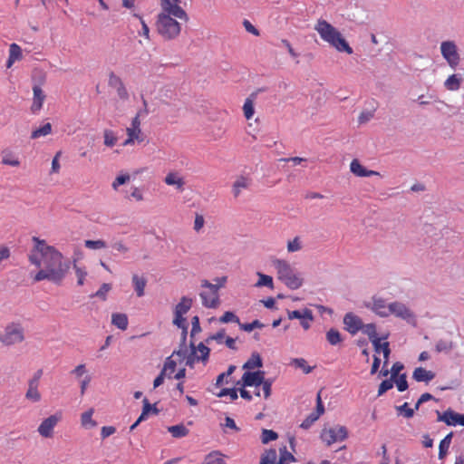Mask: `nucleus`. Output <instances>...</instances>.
<instances>
[{
  "label": "nucleus",
  "mask_w": 464,
  "mask_h": 464,
  "mask_svg": "<svg viewBox=\"0 0 464 464\" xmlns=\"http://www.w3.org/2000/svg\"><path fill=\"white\" fill-rule=\"evenodd\" d=\"M326 340L331 345H337L343 341L341 334L334 328H331L326 333Z\"/></svg>",
  "instance_id": "obj_37"
},
{
  "label": "nucleus",
  "mask_w": 464,
  "mask_h": 464,
  "mask_svg": "<svg viewBox=\"0 0 464 464\" xmlns=\"http://www.w3.org/2000/svg\"><path fill=\"white\" fill-rule=\"evenodd\" d=\"M32 240L34 242V250L41 255L44 266L36 273L34 281L48 280L61 284L70 269V260L64 259L63 254L54 246L47 245L45 240L37 237H33Z\"/></svg>",
  "instance_id": "obj_1"
},
{
  "label": "nucleus",
  "mask_w": 464,
  "mask_h": 464,
  "mask_svg": "<svg viewBox=\"0 0 464 464\" xmlns=\"http://www.w3.org/2000/svg\"><path fill=\"white\" fill-rule=\"evenodd\" d=\"M24 340V330L21 324L12 322L0 334V342L6 346L20 343Z\"/></svg>",
  "instance_id": "obj_5"
},
{
  "label": "nucleus",
  "mask_w": 464,
  "mask_h": 464,
  "mask_svg": "<svg viewBox=\"0 0 464 464\" xmlns=\"http://www.w3.org/2000/svg\"><path fill=\"white\" fill-rule=\"evenodd\" d=\"M146 285L147 279L144 276H140L136 274L132 276V285L138 297H141L144 295Z\"/></svg>",
  "instance_id": "obj_21"
},
{
  "label": "nucleus",
  "mask_w": 464,
  "mask_h": 464,
  "mask_svg": "<svg viewBox=\"0 0 464 464\" xmlns=\"http://www.w3.org/2000/svg\"><path fill=\"white\" fill-rule=\"evenodd\" d=\"M390 304L382 298H373L372 310L381 317H387L390 315Z\"/></svg>",
  "instance_id": "obj_18"
},
{
  "label": "nucleus",
  "mask_w": 464,
  "mask_h": 464,
  "mask_svg": "<svg viewBox=\"0 0 464 464\" xmlns=\"http://www.w3.org/2000/svg\"><path fill=\"white\" fill-rule=\"evenodd\" d=\"M108 84L110 87L115 89L119 98L122 101H127L129 99V92L121 81V79L116 75L113 72L109 74Z\"/></svg>",
  "instance_id": "obj_12"
},
{
  "label": "nucleus",
  "mask_w": 464,
  "mask_h": 464,
  "mask_svg": "<svg viewBox=\"0 0 464 464\" xmlns=\"http://www.w3.org/2000/svg\"><path fill=\"white\" fill-rule=\"evenodd\" d=\"M452 437H453V432H450L440 442V446H439V459H443L446 457V455L448 453V450L451 443Z\"/></svg>",
  "instance_id": "obj_25"
},
{
  "label": "nucleus",
  "mask_w": 464,
  "mask_h": 464,
  "mask_svg": "<svg viewBox=\"0 0 464 464\" xmlns=\"http://www.w3.org/2000/svg\"><path fill=\"white\" fill-rule=\"evenodd\" d=\"M73 268L75 270V274L77 276V285H82L84 284L85 277L87 276V271L84 267L77 266V265L74 263Z\"/></svg>",
  "instance_id": "obj_52"
},
{
  "label": "nucleus",
  "mask_w": 464,
  "mask_h": 464,
  "mask_svg": "<svg viewBox=\"0 0 464 464\" xmlns=\"http://www.w3.org/2000/svg\"><path fill=\"white\" fill-rule=\"evenodd\" d=\"M265 326L263 323H261L259 320L256 319L252 323L249 324H239V328L245 332H251L255 328L261 329Z\"/></svg>",
  "instance_id": "obj_45"
},
{
  "label": "nucleus",
  "mask_w": 464,
  "mask_h": 464,
  "mask_svg": "<svg viewBox=\"0 0 464 464\" xmlns=\"http://www.w3.org/2000/svg\"><path fill=\"white\" fill-rule=\"evenodd\" d=\"M390 314L406 321L408 324L415 326L417 324L414 313L401 302L390 303Z\"/></svg>",
  "instance_id": "obj_9"
},
{
  "label": "nucleus",
  "mask_w": 464,
  "mask_h": 464,
  "mask_svg": "<svg viewBox=\"0 0 464 464\" xmlns=\"http://www.w3.org/2000/svg\"><path fill=\"white\" fill-rule=\"evenodd\" d=\"M265 379V372L256 371V372H246L243 374V385L244 386H255L258 387L263 382Z\"/></svg>",
  "instance_id": "obj_15"
},
{
  "label": "nucleus",
  "mask_w": 464,
  "mask_h": 464,
  "mask_svg": "<svg viewBox=\"0 0 464 464\" xmlns=\"http://www.w3.org/2000/svg\"><path fill=\"white\" fill-rule=\"evenodd\" d=\"M288 318L290 320H292V319L314 320V315H313V312L310 309L305 308L303 311L294 310V311L288 312Z\"/></svg>",
  "instance_id": "obj_27"
},
{
  "label": "nucleus",
  "mask_w": 464,
  "mask_h": 464,
  "mask_svg": "<svg viewBox=\"0 0 464 464\" xmlns=\"http://www.w3.org/2000/svg\"><path fill=\"white\" fill-rule=\"evenodd\" d=\"M203 464H227L219 451H212L205 458Z\"/></svg>",
  "instance_id": "obj_32"
},
{
  "label": "nucleus",
  "mask_w": 464,
  "mask_h": 464,
  "mask_svg": "<svg viewBox=\"0 0 464 464\" xmlns=\"http://www.w3.org/2000/svg\"><path fill=\"white\" fill-rule=\"evenodd\" d=\"M219 321L223 324H227L230 322H234L238 324H240L238 316H237L233 312L230 311L225 312L224 314L219 318Z\"/></svg>",
  "instance_id": "obj_53"
},
{
  "label": "nucleus",
  "mask_w": 464,
  "mask_h": 464,
  "mask_svg": "<svg viewBox=\"0 0 464 464\" xmlns=\"http://www.w3.org/2000/svg\"><path fill=\"white\" fill-rule=\"evenodd\" d=\"M452 342L442 339L439 340L435 346V350L437 353H449L452 350Z\"/></svg>",
  "instance_id": "obj_40"
},
{
  "label": "nucleus",
  "mask_w": 464,
  "mask_h": 464,
  "mask_svg": "<svg viewBox=\"0 0 464 464\" xmlns=\"http://www.w3.org/2000/svg\"><path fill=\"white\" fill-rule=\"evenodd\" d=\"M393 387V380L392 378L384 380L381 382L378 389V396L383 395L386 392Z\"/></svg>",
  "instance_id": "obj_56"
},
{
  "label": "nucleus",
  "mask_w": 464,
  "mask_h": 464,
  "mask_svg": "<svg viewBox=\"0 0 464 464\" xmlns=\"http://www.w3.org/2000/svg\"><path fill=\"white\" fill-rule=\"evenodd\" d=\"M111 289V285L110 284H107V283H103L100 289L93 295H92V296H95V297H99L102 300H105L106 299V295L107 293Z\"/></svg>",
  "instance_id": "obj_58"
},
{
  "label": "nucleus",
  "mask_w": 464,
  "mask_h": 464,
  "mask_svg": "<svg viewBox=\"0 0 464 464\" xmlns=\"http://www.w3.org/2000/svg\"><path fill=\"white\" fill-rule=\"evenodd\" d=\"M412 378L418 382L429 383L435 378V372L428 371L423 367H417L412 373Z\"/></svg>",
  "instance_id": "obj_20"
},
{
  "label": "nucleus",
  "mask_w": 464,
  "mask_h": 464,
  "mask_svg": "<svg viewBox=\"0 0 464 464\" xmlns=\"http://www.w3.org/2000/svg\"><path fill=\"white\" fill-rule=\"evenodd\" d=\"M217 280L219 282L218 285L211 284L208 280H203L201 283V286L208 288L211 294V299H208L207 292H201L199 294L202 299V304L207 308H217L219 304L218 290L226 282V277L218 278Z\"/></svg>",
  "instance_id": "obj_6"
},
{
  "label": "nucleus",
  "mask_w": 464,
  "mask_h": 464,
  "mask_svg": "<svg viewBox=\"0 0 464 464\" xmlns=\"http://www.w3.org/2000/svg\"><path fill=\"white\" fill-rule=\"evenodd\" d=\"M344 330L352 335L356 334L362 328V320L352 312L343 316Z\"/></svg>",
  "instance_id": "obj_11"
},
{
  "label": "nucleus",
  "mask_w": 464,
  "mask_h": 464,
  "mask_svg": "<svg viewBox=\"0 0 464 464\" xmlns=\"http://www.w3.org/2000/svg\"><path fill=\"white\" fill-rule=\"evenodd\" d=\"M321 439L327 446H331L337 441H343L348 437V430L345 426L335 425L329 429H323Z\"/></svg>",
  "instance_id": "obj_7"
},
{
  "label": "nucleus",
  "mask_w": 464,
  "mask_h": 464,
  "mask_svg": "<svg viewBox=\"0 0 464 464\" xmlns=\"http://www.w3.org/2000/svg\"><path fill=\"white\" fill-rule=\"evenodd\" d=\"M217 396L221 398L224 396H229L231 401H236L238 398L237 388H223Z\"/></svg>",
  "instance_id": "obj_47"
},
{
  "label": "nucleus",
  "mask_w": 464,
  "mask_h": 464,
  "mask_svg": "<svg viewBox=\"0 0 464 464\" xmlns=\"http://www.w3.org/2000/svg\"><path fill=\"white\" fill-rule=\"evenodd\" d=\"M314 30L319 34L322 40L328 43L338 52L353 53V48L343 38L342 34L330 23L324 19H319L314 26Z\"/></svg>",
  "instance_id": "obj_2"
},
{
  "label": "nucleus",
  "mask_w": 464,
  "mask_h": 464,
  "mask_svg": "<svg viewBox=\"0 0 464 464\" xmlns=\"http://www.w3.org/2000/svg\"><path fill=\"white\" fill-rule=\"evenodd\" d=\"M59 418L56 415H51L44 419L38 427V432L44 438H51L53 433V428L58 423Z\"/></svg>",
  "instance_id": "obj_14"
},
{
  "label": "nucleus",
  "mask_w": 464,
  "mask_h": 464,
  "mask_svg": "<svg viewBox=\"0 0 464 464\" xmlns=\"http://www.w3.org/2000/svg\"><path fill=\"white\" fill-rule=\"evenodd\" d=\"M176 366H177L176 362L173 361L171 359V357H168L164 363V367L161 371H164V373H167V371H169L168 377L170 378L171 377L170 374L175 371Z\"/></svg>",
  "instance_id": "obj_61"
},
{
  "label": "nucleus",
  "mask_w": 464,
  "mask_h": 464,
  "mask_svg": "<svg viewBox=\"0 0 464 464\" xmlns=\"http://www.w3.org/2000/svg\"><path fill=\"white\" fill-rule=\"evenodd\" d=\"M440 53L442 57L447 61L448 64L455 69L460 62V56L458 47L453 41H444L440 44Z\"/></svg>",
  "instance_id": "obj_8"
},
{
  "label": "nucleus",
  "mask_w": 464,
  "mask_h": 464,
  "mask_svg": "<svg viewBox=\"0 0 464 464\" xmlns=\"http://www.w3.org/2000/svg\"><path fill=\"white\" fill-rule=\"evenodd\" d=\"M263 362L261 356L258 353H253L251 357L248 359L246 362L243 365L244 369H254L262 367Z\"/></svg>",
  "instance_id": "obj_31"
},
{
  "label": "nucleus",
  "mask_w": 464,
  "mask_h": 464,
  "mask_svg": "<svg viewBox=\"0 0 464 464\" xmlns=\"http://www.w3.org/2000/svg\"><path fill=\"white\" fill-rule=\"evenodd\" d=\"M192 299L187 296L181 297L180 301L176 304L174 314L184 315L192 306Z\"/></svg>",
  "instance_id": "obj_23"
},
{
  "label": "nucleus",
  "mask_w": 464,
  "mask_h": 464,
  "mask_svg": "<svg viewBox=\"0 0 464 464\" xmlns=\"http://www.w3.org/2000/svg\"><path fill=\"white\" fill-rule=\"evenodd\" d=\"M395 410L399 416H403L406 419H411L414 416V410L410 408L408 402H404L402 405L396 406Z\"/></svg>",
  "instance_id": "obj_36"
},
{
  "label": "nucleus",
  "mask_w": 464,
  "mask_h": 464,
  "mask_svg": "<svg viewBox=\"0 0 464 464\" xmlns=\"http://www.w3.org/2000/svg\"><path fill=\"white\" fill-rule=\"evenodd\" d=\"M350 170L357 177L381 176L378 171L366 169L356 159L352 160L350 164Z\"/></svg>",
  "instance_id": "obj_17"
},
{
  "label": "nucleus",
  "mask_w": 464,
  "mask_h": 464,
  "mask_svg": "<svg viewBox=\"0 0 464 464\" xmlns=\"http://www.w3.org/2000/svg\"><path fill=\"white\" fill-rule=\"evenodd\" d=\"M33 92H34V98H33V103L31 106V111L34 114H37L43 107V103L46 98V95L44 94V91L42 90L40 84H34L33 86Z\"/></svg>",
  "instance_id": "obj_16"
},
{
  "label": "nucleus",
  "mask_w": 464,
  "mask_h": 464,
  "mask_svg": "<svg viewBox=\"0 0 464 464\" xmlns=\"http://www.w3.org/2000/svg\"><path fill=\"white\" fill-rule=\"evenodd\" d=\"M168 431L177 439L186 437L189 433V430L183 424L169 426Z\"/></svg>",
  "instance_id": "obj_26"
},
{
  "label": "nucleus",
  "mask_w": 464,
  "mask_h": 464,
  "mask_svg": "<svg viewBox=\"0 0 464 464\" xmlns=\"http://www.w3.org/2000/svg\"><path fill=\"white\" fill-rule=\"evenodd\" d=\"M104 144L108 147H113L117 142V137L111 130H105L103 132Z\"/></svg>",
  "instance_id": "obj_48"
},
{
  "label": "nucleus",
  "mask_w": 464,
  "mask_h": 464,
  "mask_svg": "<svg viewBox=\"0 0 464 464\" xmlns=\"http://www.w3.org/2000/svg\"><path fill=\"white\" fill-rule=\"evenodd\" d=\"M85 247L89 249H101L107 246V244L104 240H85L84 242Z\"/></svg>",
  "instance_id": "obj_51"
},
{
  "label": "nucleus",
  "mask_w": 464,
  "mask_h": 464,
  "mask_svg": "<svg viewBox=\"0 0 464 464\" xmlns=\"http://www.w3.org/2000/svg\"><path fill=\"white\" fill-rule=\"evenodd\" d=\"M261 385H262V390L264 392L265 399L269 398V396L271 395V390H272V380L264 379Z\"/></svg>",
  "instance_id": "obj_64"
},
{
  "label": "nucleus",
  "mask_w": 464,
  "mask_h": 464,
  "mask_svg": "<svg viewBox=\"0 0 464 464\" xmlns=\"http://www.w3.org/2000/svg\"><path fill=\"white\" fill-rule=\"evenodd\" d=\"M404 369V365L400 362H396L392 364V368H391V377L392 380L396 377H399L401 374H400V372L402 371Z\"/></svg>",
  "instance_id": "obj_62"
},
{
  "label": "nucleus",
  "mask_w": 464,
  "mask_h": 464,
  "mask_svg": "<svg viewBox=\"0 0 464 464\" xmlns=\"http://www.w3.org/2000/svg\"><path fill=\"white\" fill-rule=\"evenodd\" d=\"M111 324L121 330H126L128 327V317L125 314H113Z\"/></svg>",
  "instance_id": "obj_28"
},
{
  "label": "nucleus",
  "mask_w": 464,
  "mask_h": 464,
  "mask_svg": "<svg viewBox=\"0 0 464 464\" xmlns=\"http://www.w3.org/2000/svg\"><path fill=\"white\" fill-rule=\"evenodd\" d=\"M143 407L142 410L146 411V412L153 415H158L160 412V410L157 408V404H150L149 400L147 398H144L142 401Z\"/></svg>",
  "instance_id": "obj_54"
},
{
  "label": "nucleus",
  "mask_w": 464,
  "mask_h": 464,
  "mask_svg": "<svg viewBox=\"0 0 464 464\" xmlns=\"http://www.w3.org/2000/svg\"><path fill=\"white\" fill-rule=\"evenodd\" d=\"M2 163L13 167H17L20 165V161L18 160V159L14 158L10 151L4 152Z\"/></svg>",
  "instance_id": "obj_43"
},
{
  "label": "nucleus",
  "mask_w": 464,
  "mask_h": 464,
  "mask_svg": "<svg viewBox=\"0 0 464 464\" xmlns=\"http://www.w3.org/2000/svg\"><path fill=\"white\" fill-rule=\"evenodd\" d=\"M165 183L169 186H176L178 189L182 190L185 184L182 178L179 177L176 173H169L164 179Z\"/></svg>",
  "instance_id": "obj_29"
},
{
  "label": "nucleus",
  "mask_w": 464,
  "mask_h": 464,
  "mask_svg": "<svg viewBox=\"0 0 464 464\" xmlns=\"http://www.w3.org/2000/svg\"><path fill=\"white\" fill-rule=\"evenodd\" d=\"M319 418L311 412L300 424V428L308 430Z\"/></svg>",
  "instance_id": "obj_59"
},
{
  "label": "nucleus",
  "mask_w": 464,
  "mask_h": 464,
  "mask_svg": "<svg viewBox=\"0 0 464 464\" xmlns=\"http://www.w3.org/2000/svg\"><path fill=\"white\" fill-rule=\"evenodd\" d=\"M257 276H258L259 279L255 284L256 287L266 286L270 289L274 288V282H273L272 276L262 274L260 272L257 273Z\"/></svg>",
  "instance_id": "obj_34"
},
{
  "label": "nucleus",
  "mask_w": 464,
  "mask_h": 464,
  "mask_svg": "<svg viewBox=\"0 0 464 464\" xmlns=\"http://www.w3.org/2000/svg\"><path fill=\"white\" fill-rule=\"evenodd\" d=\"M290 364L295 368L302 369L305 374L310 373L314 368L313 366L307 365V362L304 358H294L292 359Z\"/></svg>",
  "instance_id": "obj_35"
},
{
  "label": "nucleus",
  "mask_w": 464,
  "mask_h": 464,
  "mask_svg": "<svg viewBox=\"0 0 464 464\" xmlns=\"http://www.w3.org/2000/svg\"><path fill=\"white\" fill-rule=\"evenodd\" d=\"M25 398L31 401L37 402L41 400V393L38 388H29L25 393Z\"/></svg>",
  "instance_id": "obj_55"
},
{
  "label": "nucleus",
  "mask_w": 464,
  "mask_h": 464,
  "mask_svg": "<svg viewBox=\"0 0 464 464\" xmlns=\"http://www.w3.org/2000/svg\"><path fill=\"white\" fill-rule=\"evenodd\" d=\"M436 413L438 416V421H443L449 426H464V414L457 413L451 409H448L443 413H440L439 411H436Z\"/></svg>",
  "instance_id": "obj_10"
},
{
  "label": "nucleus",
  "mask_w": 464,
  "mask_h": 464,
  "mask_svg": "<svg viewBox=\"0 0 464 464\" xmlns=\"http://www.w3.org/2000/svg\"><path fill=\"white\" fill-rule=\"evenodd\" d=\"M278 437L277 433L272 430L264 429L262 430L261 441L263 444H267L268 442L276 440Z\"/></svg>",
  "instance_id": "obj_42"
},
{
  "label": "nucleus",
  "mask_w": 464,
  "mask_h": 464,
  "mask_svg": "<svg viewBox=\"0 0 464 464\" xmlns=\"http://www.w3.org/2000/svg\"><path fill=\"white\" fill-rule=\"evenodd\" d=\"M187 335L188 329L184 328L181 330V338H180V349L178 352H175L179 356H184L187 353Z\"/></svg>",
  "instance_id": "obj_49"
},
{
  "label": "nucleus",
  "mask_w": 464,
  "mask_h": 464,
  "mask_svg": "<svg viewBox=\"0 0 464 464\" xmlns=\"http://www.w3.org/2000/svg\"><path fill=\"white\" fill-rule=\"evenodd\" d=\"M461 79L457 74H452L448 77L444 82V86L449 91H458L460 88Z\"/></svg>",
  "instance_id": "obj_33"
},
{
  "label": "nucleus",
  "mask_w": 464,
  "mask_h": 464,
  "mask_svg": "<svg viewBox=\"0 0 464 464\" xmlns=\"http://www.w3.org/2000/svg\"><path fill=\"white\" fill-rule=\"evenodd\" d=\"M235 370H236V366L235 365H229L227 370V372L220 373L217 377L215 385L217 387H219V386L223 385V383L225 382V379H227L228 376H230L235 372Z\"/></svg>",
  "instance_id": "obj_46"
},
{
  "label": "nucleus",
  "mask_w": 464,
  "mask_h": 464,
  "mask_svg": "<svg viewBox=\"0 0 464 464\" xmlns=\"http://www.w3.org/2000/svg\"><path fill=\"white\" fill-rule=\"evenodd\" d=\"M364 334H367L370 341L372 343L374 346V350L376 353H379V349L381 347V340H384L388 338V334L382 337H378L376 333V325L374 324H364L362 323V328L360 330Z\"/></svg>",
  "instance_id": "obj_13"
},
{
  "label": "nucleus",
  "mask_w": 464,
  "mask_h": 464,
  "mask_svg": "<svg viewBox=\"0 0 464 464\" xmlns=\"http://www.w3.org/2000/svg\"><path fill=\"white\" fill-rule=\"evenodd\" d=\"M190 348H191V353L193 355L196 354L197 348L195 347V344L193 342L190 343ZM198 350L200 352L201 355L198 356L197 359L201 360L202 362L208 361L209 357L210 349L207 347L203 343H200L198 345Z\"/></svg>",
  "instance_id": "obj_30"
},
{
  "label": "nucleus",
  "mask_w": 464,
  "mask_h": 464,
  "mask_svg": "<svg viewBox=\"0 0 464 464\" xmlns=\"http://www.w3.org/2000/svg\"><path fill=\"white\" fill-rule=\"evenodd\" d=\"M92 409H90L89 411L82 414L81 420L83 426H87L88 424H90L91 427H95L97 425L96 421L92 420Z\"/></svg>",
  "instance_id": "obj_44"
},
{
  "label": "nucleus",
  "mask_w": 464,
  "mask_h": 464,
  "mask_svg": "<svg viewBox=\"0 0 464 464\" xmlns=\"http://www.w3.org/2000/svg\"><path fill=\"white\" fill-rule=\"evenodd\" d=\"M162 10L163 12L160 14H168L169 17H176L180 20H184L185 22L188 21L187 13L179 5L163 7Z\"/></svg>",
  "instance_id": "obj_19"
},
{
  "label": "nucleus",
  "mask_w": 464,
  "mask_h": 464,
  "mask_svg": "<svg viewBox=\"0 0 464 464\" xmlns=\"http://www.w3.org/2000/svg\"><path fill=\"white\" fill-rule=\"evenodd\" d=\"M29 261L32 265H34L36 267L42 266V256L37 251L34 250V247L31 250V253L29 255Z\"/></svg>",
  "instance_id": "obj_57"
},
{
  "label": "nucleus",
  "mask_w": 464,
  "mask_h": 464,
  "mask_svg": "<svg viewBox=\"0 0 464 464\" xmlns=\"http://www.w3.org/2000/svg\"><path fill=\"white\" fill-rule=\"evenodd\" d=\"M273 266L276 269L278 279L283 282L289 289L296 290L303 285V278L291 265L283 259H276Z\"/></svg>",
  "instance_id": "obj_3"
},
{
  "label": "nucleus",
  "mask_w": 464,
  "mask_h": 464,
  "mask_svg": "<svg viewBox=\"0 0 464 464\" xmlns=\"http://www.w3.org/2000/svg\"><path fill=\"white\" fill-rule=\"evenodd\" d=\"M173 324L180 328L181 330H183L184 328L188 329L186 318H184L183 315L180 314L179 315L177 314H174Z\"/></svg>",
  "instance_id": "obj_63"
},
{
  "label": "nucleus",
  "mask_w": 464,
  "mask_h": 464,
  "mask_svg": "<svg viewBox=\"0 0 464 464\" xmlns=\"http://www.w3.org/2000/svg\"><path fill=\"white\" fill-rule=\"evenodd\" d=\"M156 27L158 33L165 40H173L177 38L181 30L180 24L174 19L169 17L168 14H158L156 21Z\"/></svg>",
  "instance_id": "obj_4"
},
{
  "label": "nucleus",
  "mask_w": 464,
  "mask_h": 464,
  "mask_svg": "<svg viewBox=\"0 0 464 464\" xmlns=\"http://www.w3.org/2000/svg\"><path fill=\"white\" fill-rule=\"evenodd\" d=\"M393 383H395L397 390L401 392H405L409 388V383L407 382L406 373H401L399 377L393 379Z\"/></svg>",
  "instance_id": "obj_39"
},
{
  "label": "nucleus",
  "mask_w": 464,
  "mask_h": 464,
  "mask_svg": "<svg viewBox=\"0 0 464 464\" xmlns=\"http://www.w3.org/2000/svg\"><path fill=\"white\" fill-rule=\"evenodd\" d=\"M276 459V450H269L261 457L260 464H275Z\"/></svg>",
  "instance_id": "obj_41"
},
{
  "label": "nucleus",
  "mask_w": 464,
  "mask_h": 464,
  "mask_svg": "<svg viewBox=\"0 0 464 464\" xmlns=\"http://www.w3.org/2000/svg\"><path fill=\"white\" fill-rule=\"evenodd\" d=\"M22 59V49L17 44H11L9 47V57L6 67L10 68L15 61Z\"/></svg>",
  "instance_id": "obj_22"
},
{
  "label": "nucleus",
  "mask_w": 464,
  "mask_h": 464,
  "mask_svg": "<svg viewBox=\"0 0 464 464\" xmlns=\"http://www.w3.org/2000/svg\"><path fill=\"white\" fill-rule=\"evenodd\" d=\"M244 115L249 120L255 113L254 103L251 99L247 98L243 106Z\"/></svg>",
  "instance_id": "obj_50"
},
{
  "label": "nucleus",
  "mask_w": 464,
  "mask_h": 464,
  "mask_svg": "<svg viewBox=\"0 0 464 464\" xmlns=\"http://www.w3.org/2000/svg\"><path fill=\"white\" fill-rule=\"evenodd\" d=\"M225 335H226V330L224 328H222L219 331H218L216 334L208 336L206 339V343H209L210 341H217L218 343H222L223 339L225 338Z\"/></svg>",
  "instance_id": "obj_60"
},
{
  "label": "nucleus",
  "mask_w": 464,
  "mask_h": 464,
  "mask_svg": "<svg viewBox=\"0 0 464 464\" xmlns=\"http://www.w3.org/2000/svg\"><path fill=\"white\" fill-rule=\"evenodd\" d=\"M251 184V179L241 176L239 177L233 184V195L235 198H237L241 192L242 188H247Z\"/></svg>",
  "instance_id": "obj_24"
},
{
  "label": "nucleus",
  "mask_w": 464,
  "mask_h": 464,
  "mask_svg": "<svg viewBox=\"0 0 464 464\" xmlns=\"http://www.w3.org/2000/svg\"><path fill=\"white\" fill-rule=\"evenodd\" d=\"M51 131H52V125H51V123L47 122L44 126L32 131L31 139H38L42 136H46V135L50 134Z\"/></svg>",
  "instance_id": "obj_38"
}]
</instances>
